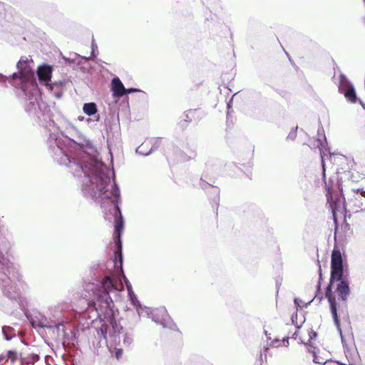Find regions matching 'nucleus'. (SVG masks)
Listing matches in <instances>:
<instances>
[{
  "mask_svg": "<svg viewBox=\"0 0 365 365\" xmlns=\"http://www.w3.org/2000/svg\"><path fill=\"white\" fill-rule=\"evenodd\" d=\"M97 49V46L94 45V43L92 44V54L94 56L95 50Z\"/></svg>",
  "mask_w": 365,
  "mask_h": 365,
  "instance_id": "nucleus-23",
  "label": "nucleus"
},
{
  "mask_svg": "<svg viewBox=\"0 0 365 365\" xmlns=\"http://www.w3.org/2000/svg\"><path fill=\"white\" fill-rule=\"evenodd\" d=\"M327 200L329 202L330 207L331 209V212L333 215L334 220L336 221V212H339V211H343L344 209V202L341 201L340 200H339L338 202H332L331 199V196L330 189H329L327 191Z\"/></svg>",
  "mask_w": 365,
  "mask_h": 365,
  "instance_id": "nucleus-7",
  "label": "nucleus"
},
{
  "mask_svg": "<svg viewBox=\"0 0 365 365\" xmlns=\"http://www.w3.org/2000/svg\"><path fill=\"white\" fill-rule=\"evenodd\" d=\"M326 296H327L328 301L330 304L331 312L335 325L336 326L338 331H339L340 334L341 335V329L340 328L339 320L338 316H337L335 299L331 296V291L329 287H328L326 291Z\"/></svg>",
  "mask_w": 365,
  "mask_h": 365,
  "instance_id": "nucleus-4",
  "label": "nucleus"
},
{
  "mask_svg": "<svg viewBox=\"0 0 365 365\" xmlns=\"http://www.w3.org/2000/svg\"><path fill=\"white\" fill-rule=\"evenodd\" d=\"M343 275L342 257L339 250H334L331 254V281L341 280Z\"/></svg>",
  "mask_w": 365,
  "mask_h": 365,
  "instance_id": "nucleus-2",
  "label": "nucleus"
},
{
  "mask_svg": "<svg viewBox=\"0 0 365 365\" xmlns=\"http://www.w3.org/2000/svg\"><path fill=\"white\" fill-rule=\"evenodd\" d=\"M2 332L6 340L11 339L13 336L16 335L14 330L13 329V328L10 327H4L2 328Z\"/></svg>",
  "mask_w": 365,
  "mask_h": 365,
  "instance_id": "nucleus-13",
  "label": "nucleus"
},
{
  "mask_svg": "<svg viewBox=\"0 0 365 365\" xmlns=\"http://www.w3.org/2000/svg\"><path fill=\"white\" fill-rule=\"evenodd\" d=\"M336 292L343 301L346 300L349 294L348 284L344 281H341L337 286Z\"/></svg>",
  "mask_w": 365,
  "mask_h": 365,
  "instance_id": "nucleus-8",
  "label": "nucleus"
},
{
  "mask_svg": "<svg viewBox=\"0 0 365 365\" xmlns=\"http://www.w3.org/2000/svg\"><path fill=\"white\" fill-rule=\"evenodd\" d=\"M325 154L324 153H322V168H323V174L324 175H325V168H324V157Z\"/></svg>",
  "mask_w": 365,
  "mask_h": 365,
  "instance_id": "nucleus-19",
  "label": "nucleus"
},
{
  "mask_svg": "<svg viewBox=\"0 0 365 365\" xmlns=\"http://www.w3.org/2000/svg\"><path fill=\"white\" fill-rule=\"evenodd\" d=\"M102 332H104V337L106 338V334L108 332L107 327H105V329H103V327L101 328Z\"/></svg>",
  "mask_w": 365,
  "mask_h": 365,
  "instance_id": "nucleus-22",
  "label": "nucleus"
},
{
  "mask_svg": "<svg viewBox=\"0 0 365 365\" xmlns=\"http://www.w3.org/2000/svg\"><path fill=\"white\" fill-rule=\"evenodd\" d=\"M345 97L351 102L354 103L356 101V94L354 89L352 86L349 87L344 92Z\"/></svg>",
  "mask_w": 365,
  "mask_h": 365,
  "instance_id": "nucleus-12",
  "label": "nucleus"
},
{
  "mask_svg": "<svg viewBox=\"0 0 365 365\" xmlns=\"http://www.w3.org/2000/svg\"><path fill=\"white\" fill-rule=\"evenodd\" d=\"M123 279L125 282V284H126V287H127V289H128V294H131L133 293V292L132 291V287H131V284L130 283L128 282V280L126 279L125 276L124 274H123Z\"/></svg>",
  "mask_w": 365,
  "mask_h": 365,
  "instance_id": "nucleus-18",
  "label": "nucleus"
},
{
  "mask_svg": "<svg viewBox=\"0 0 365 365\" xmlns=\"http://www.w3.org/2000/svg\"><path fill=\"white\" fill-rule=\"evenodd\" d=\"M96 182L99 181L97 185V191H93V196L101 198L102 206L110 202L113 210V213L116 222L115 223V235L118 241L120 242L121 232L123 229V221L122 215L118 205V202L120 197V191L117 187L115 183L108 177L101 175L99 178H96Z\"/></svg>",
  "mask_w": 365,
  "mask_h": 365,
  "instance_id": "nucleus-1",
  "label": "nucleus"
},
{
  "mask_svg": "<svg viewBox=\"0 0 365 365\" xmlns=\"http://www.w3.org/2000/svg\"><path fill=\"white\" fill-rule=\"evenodd\" d=\"M52 68L48 65H43L38 67L37 74L41 82H43L45 85H48L51 81Z\"/></svg>",
  "mask_w": 365,
  "mask_h": 365,
  "instance_id": "nucleus-5",
  "label": "nucleus"
},
{
  "mask_svg": "<svg viewBox=\"0 0 365 365\" xmlns=\"http://www.w3.org/2000/svg\"><path fill=\"white\" fill-rule=\"evenodd\" d=\"M111 91L114 97H121L126 94V88L118 78H113Z\"/></svg>",
  "mask_w": 365,
  "mask_h": 365,
  "instance_id": "nucleus-6",
  "label": "nucleus"
},
{
  "mask_svg": "<svg viewBox=\"0 0 365 365\" xmlns=\"http://www.w3.org/2000/svg\"><path fill=\"white\" fill-rule=\"evenodd\" d=\"M115 354H116V357L118 359L121 356V354H122V350L121 349H118L116 351Z\"/></svg>",
  "mask_w": 365,
  "mask_h": 365,
  "instance_id": "nucleus-21",
  "label": "nucleus"
},
{
  "mask_svg": "<svg viewBox=\"0 0 365 365\" xmlns=\"http://www.w3.org/2000/svg\"><path fill=\"white\" fill-rule=\"evenodd\" d=\"M102 285L106 290V295H108V292L111 291L112 289H118L117 285L114 283L113 280L109 277H106L102 283Z\"/></svg>",
  "mask_w": 365,
  "mask_h": 365,
  "instance_id": "nucleus-9",
  "label": "nucleus"
},
{
  "mask_svg": "<svg viewBox=\"0 0 365 365\" xmlns=\"http://www.w3.org/2000/svg\"><path fill=\"white\" fill-rule=\"evenodd\" d=\"M115 265L119 264L120 269L121 272H123V269H122L123 259H122V255H121L120 252H115Z\"/></svg>",
  "mask_w": 365,
  "mask_h": 365,
  "instance_id": "nucleus-17",
  "label": "nucleus"
},
{
  "mask_svg": "<svg viewBox=\"0 0 365 365\" xmlns=\"http://www.w3.org/2000/svg\"><path fill=\"white\" fill-rule=\"evenodd\" d=\"M309 351L313 353V356H314V359L313 360H314V361L315 363H317V364H325V362H326L325 360L319 359L317 356L316 351H315V348L312 349V347H311V349H309Z\"/></svg>",
  "mask_w": 365,
  "mask_h": 365,
  "instance_id": "nucleus-15",
  "label": "nucleus"
},
{
  "mask_svg": "<svg viewBox=\"0 0 365 365\" xmlns=\"http://www.w3.org/2000/svg\"><path fill=\"white\" fill-rule=\"evenodd\" d=\"M6 359V361H10L11 364H14L19 359V354L15 351H9L6 356H3L2 359Z\"/></svg>",
  "mask_w": 365,
  "mask_h": 365,
  "instance_id": "nucleus-11",
  "label": "nucleus"
},
{
  "mask_svg": "<svg viewBox=\"0 0 365 365\" xmlns=\"http://www.w3.org/2000/svg\"><path fill=\"white\" fill-rule=\"evenodd\" d=\"M17 67L19 70V78L22 84L24 83H29L32 86L36 87V84L33 79V73L28 66L27 58H21L17 63Z\"/></svg>",
  "mask_w": 365,
  "mask_h": 365,
  "instance_id": "nucleus-3",
  "label": "nucleus"
},
{
  "mask_svg": "<svg viewBox=\"0 0 365 365\" xmlns=\"http://www.w3.org/2000/svg\"><path fill=\"white\" fill-rule=\"evenodd\" d=\"M138 91H140L136 88H129V89H126V94L133 93V92H138Z\"/></svg>",
  "mask_w": 365,
  "mask_h": 365,
  "instance_id": "nucleus-20",
  "label": "nucleus"
},
{
  "mask_svg": "<svg viewBox=\"0 0 365 365\" xmlns=\"http://www.w3.org/2000/svg\"><path fill=\"white\" fill-rule=\"evenodd\" d=\"M21 89H23L24 91H25V89H24V86L23 85H22V86H21Z\"/></svg>",
  "mask_w": 365,
  "mask_h": 365,
  "instance_id": "nucleus-27",
  "label": "nucleus"
},
{
  "mask_svg": "<svg viewBox=\"0 0 365 365\" xmlns=\"http://www.w3.org/2000/svg\"><path fill=\"white\" fill-rule=\"evenodd\" d=\"M299 299H296L294 300V302H295V304H297V306H298V307H302V306L299 304Z\"/></svg>",
  "mask_w": 365,
  "mask_h": 365,
  "instance_id": "nucleus-24",
  "label": "nucleus"
},
{
  "mask_svg": "<svg viewBox=\"0 0 365 365\" xmlns=\"http://www.w3.org/2000/svg\"><path fill=\"white\" fill-rule=\"evenodd\" d=\"M13 77H14V78H16L17 77V74L16 73H14Z\"/></svg>",
  "mask_w": 365,
  "mask_h": 365,
  "instance_id": "nucleus-25",
  "label": "nucleus"
},
{
  "mask_svg": "<svg viewBox=\"0 0 365 365\" xmlns=\"http://www.w3.org/2000/svg\"><path fill=\"white\" fill-rule=\"evenodd\" d=\"M361 195L365 197V192H362Z\"/></svg>",
  "mask_w": 365,
  "mask_h": 365,
  "instance_id": "nucleus-26",
  "label": "nucleus"
},
{
  "mask_svg": "<svg viewBox=\"0 0 365 365\" xmlns=\"http://www.w3.org/2000/svg\"><path fill=\"white\" fill-rule=\"evenodd\" d=\"M83 110L86 115H92L97 112V107L94 103H88L83 105Z\"/></svg>",
  "mask_w": 365,
  "mask_h": 365,
  "instance_id": "nucleus-10",
  "label": "nucleus"
},
{
  "mask_svg": "<svg viewBox=\"0 0 365 365\" xmlns=\"http://www.w3.org/2000/svg\"><path fill=\"white\" fill-rule=\"evenodd\" d=\"M148 145H149L148 142L143 143L140 146H139L137 148L136 152L140 153V154H141V155H148L149 153V152H145L144 151V148L147 147Z\"/></svg>",
  "mask_w": 365,
  "mask_h": 365,
  "instance_id": "nucleus-16",
  "label": "nucleus"
},
{
  "mask_svg": "<svg viewBox=\"0 0 365 365\" xmlns=\"http://www.w3.org/2000/svg\"><path fill=\"white\" fill-rule=\"evenodd\" d=\"M129 297H130L132 304L136 307V309L138 312V314H141V312L140 310V309H141V307H140V302L138 300L136 296L134 294V293H133L131 294H129Z\"/></svg>",
  "mask_w": 365,
  "mask_h": 365,
  "instance_id": "nucleus-14",
  "label": "nucleus"
},
{
  "mask_svg": "<svg viewBox=\"0 0 365 365\" xmlns=\"http://www.w3.org/2000/svg\"><path fill=\"white\" fill-rule=\"evenodd\" d=\"M1 267V265L0 264V267Z\"/></svg>",
  "mask_w": 365,
  "mask_h": 365,
  "instance_id": "nucleus-28",
  "label": "nucleus"
}]
</instances>
